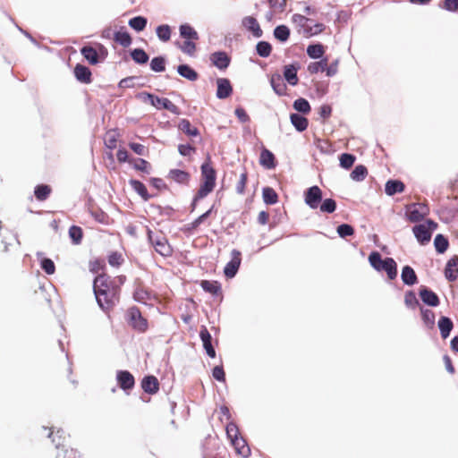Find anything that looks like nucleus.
<instances>
[{
	"label": "nucleus",
	"mask_w": 458,
	"mask_h": 458,
	"mask_svg": "<svg viewBox=\"0 0 458 458\" xmlns=\"http://www.w3.org/2000/svg\"><path fill=\"white\" fill-rule=\"evenodd\" d=\"M61 444L58 442L56 444V447L58 452L55 455V458H81V456L78 454V452L71 447H59Z\"/></svg>",
	"instance_id": "nucleus-36"
},
{
	"label": "nucleus",
	"mask_w": 458,
	"mask_h": 458,
	"mask_svg": "<svg viewBox=\"0 0 458 458\" xmlns=\"http://www.w3.org/2000/svg\"><path fill=\"white\" fill-rule=\"evenodd\" d=\"M307 54L310 58H321L325 54V47L322 44L310 45L307 47Z\"/></svg>",
	"instance_id": "nucleus-39"
},
{
	"label": "nucleus",
	"mask_w": 458,
	"mask_h": 458,
	"mask_svg": "<svg viewBox=\"0 0 458 458\" xmlns=\"http://www.w3.org/2000/svg\"><path fill=\"white\" fill-rule=\"evenodd\" d=\"M69 235L74 243L79 244L83 236L82 229L80 226L72 225L69 229Z\"/></svg>",
	"instance_id": "nucleus-56"
},
{
	"label": "nucleus",
	"mask_w": 458,
	"mask_h": 458,
	"mask_svg": "<svg viewBox=\"0 0 458 458\" xmlns=\"http://www.w3.org/2000/svg\"><path fill=\"white\" fill-rule=\"evenodd\" d=\"M257 53L261 57H268L272 52V46L267 41H259L256 46Z\"/></svg>",
	"instance_id": "nucleus-47"
},
{
	"label": "nucleus",
	"mask_w": 458,
	"mask_h": 458,
	"mask_svg": "<svg viewBox=\"0 0 458 458\" xmlns=\"http://www.w3.org/2000/svg\"><path fill=\"white\" fill-rule=\"evenodd\" d=\"M114 40L123 47H127L131 44V37L123 28L114 32Z\"/></svg>",
	"instance_id": "nucleus-33"
},
{
	"label": "nucleus",
	"mask_w": 458,
	"mask_h": 458,
	"mask_svg": "<svg viewBox=\"0 0 458 458\" xmlns=\"http://www.w3.org/2000/svg\"><path fill=\"white\" fill-rule=\"evenodd\" d=\"M299 65L297 64H287L284 67V77L285 81L292 86H295L299 82L297 72Z\"/></svg>",
	"instance_id": "nucleus-21"
},
{
	"label": "nucleus",
	"mask_w": 458,
	"mask_h": 458,
	"mask_svg": "<svg viewBox=\"0 0 458 458\" xmlns=\"http://www.w3.org/2000/svg\"><path fill=\"white\" fill-rule=\"evenodd\" d=\"M131 56L135 63L140 64H144L148 61V54L141 48L132 50Z\"/></svg>",
	"instance_id": "nucleus-44"
},
{
	"label": "nucleus",
	"mask_w": 458,
	"mask_h": 458,
	"mask_svg": "<svg viewBox=\"0 0 458 458\" xmlns=\"http://www.w3.org/2000/svg\"><path fill=\"white\" fill-rule=\"evenodd\" d=\"M128 324L136 331L144 333L148 327V320L142 316L140 309L136 306L128 309L127 313Z\"/></svg>",
	"instance_id": "nucleus-6"
},
{
	"label": "nucleus",
	"mask_w": 458,
	"mask_h": 458,
	"mask_svg": "<svg viewBox=\"0 0 458 458\" xmlns=\"http://www.w3.org/2000/svg\"><path fill=\"white\" fill-rule=\"evenodd\" d=\"M148 238L155 250L163 257H170L173 254V248L168 242L165 235L158 230L148 229Z\"/></svg>",
	"instance_id": "nucleus-4"
},
{
	"label": "nucleus",
	"mask_w": 458,
	"mask_h": 458,
	"mask_svg": "<svg viewBox=\"0 0 458 458\" xmlns=\"http://www.w3.org/2000/svg\"><path fill=\"white\" fill-rule=\"evenodd\" d=\"M216 98L225 99L229 98L233 93V87L230 81L226 78H218L216 80Z\"/></svg>",
	"instance_id": "nucleus-14"
},
{
	"label": "nucleus",
	"mask_w": 458,
	"mask_h": 458,
	"mask_svg": "<svg viewBox=\"0 0 458 458\" xmlns=\"http://www.w3.org/2000/svg\"><path fill=\"white\" fill-rule=\"evenodd\" d=\"M196 40H185L182 45L180 47L181 50L192 56L196 52Z\"/></svg>",
	"instance_id": "nucleus-60"
},
{
	"label": "nucleus",
	"mask_w": 458,
	"mask_h": 458,
	"mask_svg": "<svg viewBox=\"0 0 458 458\" xmlns=\"http://www.w3.org/2000/svg\"><path fill=\"white\" fill-rule=\"evenodd\" d=\"M133 299L146 305H152L154 301L158 300L157 296L152 291L148 290L141 284L136 286L133 293Z\"/></svg>",
	"instance_id": "nucleus-9"
},
{
	"label": "nucleus",
	"mask_w": 458,
	"mask_h": 458,
	"mask_svg": "<svg viewBox=\"0 0 458 458\" xmlns=\"http://www.w3.org/2000/svg\"><path fill=\"white\" fill-rule=\"evenodd\" d=\"M336 208V202L333 199H326L320 205V211L333 213Z\"/></svg>",
	"instance_id": "nucleus-59"
},
{
	"label": "nucleus",
	"mask_w": 458,
	"mask_h": 458,
	"mask_svg": "<svg viewBox=\"0 0 458 458\" xmlns=\"http://www.w3.org/2000/svg\"><path fill=\"white\" fill-rule=\"evenodd\" d=\"M232 445L236 450V453L247 457L250 454V447L246 444V441L242 437H238L233 440H231Z\"/></svg>",
	"instance_id": "nucleus-27"
},
{
	"label": "nucleus",
	"mask_w": 458,
	"mask_h": 458,
	"mask_svg": "<svg viewBox=\"0 0 458 458\" xmlns=\"http://www.w3.org/2000/svg\"><path fill=\"white\" fill-rule=\"evenodd\" d=\"M147 19L142 16L133 17L129 21V25L131 28L135 30L136 31H142L147 25Z\"/></svg>",
	"instance_id": "nucleus-45"
},
{
	"label": "nucleus",
	"mask_w": 458,
	"mask_h": 458,
	"mask_svg": "<svg viewBox=\"0 0 458 458\" xmlns=\"http://www.w3.org/2000/svg\"><path fill=\"white\" fill-rule=\"evenodd\" d=\"M248 182V173L246 169L240 174L239 180L235 185L236 192L240 195L245 193V189Z\"/></svg>",
	"instance_id": "nucleus-49"
},
{
	"label": "nucleus",
	"mask_w": 458,
	"mask_h": 458,
	"mask_svg": "<svg viewBox=\"0 0 458 458\" xmlns=\"http://www.w3.org/2000/svg\"><path fill=\"white\" fill-rule=\"evenodd\" d=\"M434 245L437 252L444 253L447 250L449 242L448 240L444 235L437 234L435 237Z\"/></svg>",
	"instance_id": "nucleus-46"
},
{
	"label": "nucleus",
	"mask_w": 458,
	"mask_h": 458,
	"mask_svg": "<svg viewBox=\"0 0 458 458\" xmlns=\"http://www.w3.org/2000/svg\"><path fill=\"white\" fill-rule=\"evenodd\" d=\"M212 64L219 70H225L231 62L230 57L225 52H215L210 55Z\"/></svg>",
	"instance_id": "nucleus-18"
},
{
	"label": "nucleus",
	"mask_w": 458,
	"mask_h": 458,
	"mask_svg": "<svg viewBox=\"0 0 458 458\" xmlns=\"http://www.w3.org/2000/svg\"><path fill=\"white\" fill-rule=\"evenodd\" d=\"M131 164L133 165V167L138 171H141V172H144L147 174L149 172L150 165L145 159H142V158L132 159Z\"/></svg>",
	"instance_id": "nucleus-57"
},
{
	"label": "nucleus",
	"mask_w": 458,
	"mask_h": 458,
	"mask_svg": "<svg viewBox=\"0 0 458 458\" xmlns=\"http://www.w3.org/2000/svg\"><path fill=\"white\" fill-rule=\"evenodd\" d=\"M405 304L411 309H415L419 305V301L416 298L415 293L412 291H409L404 296Z\"/></svg>",
	"instance_id": "nucleus-63"
},
{
	"label": "nucleus",
	"mask_w": 458,
	"mask_h": 458,
	"mask_svg": "<svg viewBox=\"0 0 458 458\" xmlns=\"http://www.w3.org/2000/svg\"><path fill=\"white\" fill-rule=\"evenodd\" d=\"M242 25L252 33L256 38H260L263 31L256 18L252 16H246L242 20Z\"/></svg>",
	"instance_id": "nucleus-19"
},
{
	"label": "nucleus",
	"mask_w": 458,
	"mask_h": 458,
	"mask_svg": "<svg viewBox=\"0 0 458 458\" xmlns=\"http://www.w3.org/2000/svg\"><path fill=\"white\" fill-rule=\"evenodd\" d=\"M291 122L299 131H305L309 124L308 119L298 114H291Z\"/></svg>",
	"instance_id": "nucleus-37"
},
{
	"label": "nucleus",
	"mask_w": 458,
	"mask_h": 458,
	"mask_svg": "<svg viewBox=\"0 0 458 458\" xmlns=\"http://www.w3.org/2000/svg\"><path fill=\"white\" fill-rule=\"evenodd\" d=\"M337 233L340 237L345 238L347 236H352L354 233V229L352 225L347 224L340 225L337 227Z\"/></svg>",
	"instance_id": "nucleus-62"
},
{
	"label": "nucleus",
	"mask_w": 458,
	"mask_h": 458,
	"mask_svg": "<svg viewBox=\"0 0 458 458\" xmlns=\"http://www.w3.org/2000/svg\"><path fill=\"white\" fill-rule=\"evenodd\" d=\"M123 262V258L121 253L114 251L108 256V263L112 267H119Z\"/></svg>",
	"instance_id": "nucleus-64"
},
{
	"label": "nucleus",
	"mask_w": 458,
	"mask_h": 458,
	"mask_svg": "<svg viewBox=\"0 0 458 458\" xmlns=\"http://www.w3.org/2000/svg\"><path fill=\"white\" fill-rule=\"evenodd\" d=\"M438 328L443 339H446L454 328L453 321L447 317H441L438 320Z\"/></svg>",
	"instance_id": "nucleus-26"
},
{
	"label": "nucleus",
	"mask_w": 458,
	"mask_h": 458,
	"mask_svg": "<svg viewBox=\"0 0 458 458\" xmlns=\"http://www.w3.org/2000/svg\"><path fill=\"white\" fill-rule=\"evenodd\" d=\"M140 98L144 102H149L150 105L157 109H165L174 114H180L179 107L166 98H158L148 92L141 93Z\"/></svg>",
	"instance_id": "nucleus-5"
},
{
	"label": "nucleus",
	"mask_w": 458,
	"mask_h": 458,
	"mask_svg": "<svg viewBox=\"0 0 458 458\" xmlns=\"http://www.w3.org/2000/svg\"><path fill=\"white\" fill-rule=\"evenodd\" d=\"M177 72L182 77H183L191 81H195L199 78L198 72L195 70H193L191 66H189L188 64L179 65L177 67Z\"/></svg>",
	"instance_id": "nucleus-30"
},
{
	"label": "nucleus",
	"mask_w": 458,
	"mask_h": 458,
	"mask_svg": "<svg viewBox=\"0 0 458 458\" xmlns=\"http://www.w3.org/2000/svg\"><path fill=\"white\" fill-rule=\"evenodd\" d=\"M232 259L231 260L226 264L224 269V273L226 277L232 278L235 276L237 273L241 261H242V254L237 250H233L231 252Z\"/></svg>",
	"instance_id": "nucleus-10"
},
{
	"label": "nucleus",
	"mask_w": 458,
	"mask_h": 458,
	"mask_svg": "<svg viewBox=\"0 0 458 458\" xmlns=\"http://www.w3.org/2000/svg\"><path fill=\"white\" fill-rule=\"evenodd\" d=\"M437 227V225L434 221L428 220L426 224L415 225L412 231L418 242L424 245L430 242L432 232Z\"/></svg>",
	"instance_id": "nucleus-7"
},
{
	"label": "nucleus",
	"mask_w": 458,
	"mask_h": 458,
	"mask_svg": "<svg viewBox=\"0 0 458 458\" xmlns=\"http://www.w3.org/2000/svg\"><path fill=\"white\" fill-rule=\"evenodd\" d=\"M327 66V58L326 57V58H322L318 62L310 63L308 65L307 70L310 74H315L319 72H326Z\"/></svg>",
	"instance_id": "nucleus-41"
},
{
	"label": "nucleus",
	"mask_w": 458,
	"mask_h": 458,
	"mask_svg": "<svg viewBox=\"0 0 458 458\" xmlns=\"http://www.w3.org/2000/svg\"><path fill=\"white\" fill-rule=\"evenodd\" d=\"M369 261L376 270L386 271L390 280H394L397 276V265L394 259L386 258L382 259L379 252L373 251L369 256Z\"/></svg>",
	"instance_id": "nucleus-3"
},
{
	"label": "nucleus",
	"mask_w": 458,
	"mask_h": 458,
	"mask_svg": "<svg viewBox=\"0 0 458 458\" xmlns=\"http://www.w3.org/2000/svg\"><path fill=\"white\" fill-rule=\"evenodd\" d=\"M420 311H421L422 320L425 323V325L428 327L432 328L435 325V313L430 310L422 309V308L420 309Z\"/></svg>",
	"instance_id": "nucleus-50"
},
{
	"label": "nucleus",
	"mask_w": 458,
	"mask_h": 458,
	"mask_svg": "<svg viewBox=\"0 0 458 458\" xmlns=\"http://www.w3.org/2000/svg\"><path fill=\"white\" fill-rule=\"evenodd\" d=\"M401 277L403 282L407 285H413L418 281L415 271L410 266L403 267Z\"/></svg>",
	"instance_id": "nucleus-28"
},
{
	"label": "nucleus",
	"mask_w": 458,
	"mask_h": 458,
	"mask_svg": "<svg viewBox=\"0 0 458 458\" xmlns=\"http://www.w3.org/2000/svg\"><path fill=\"white\" fill-rule=\"evenodd\" d=\"M116 381L120 388L128 392L135 386V378L128 370H119L116 373Z\"/></svg>",
	"instance_id": "nucleus-11"
},
{
	"label": "nucleus",
	"mask_w": 458,
	"mask_h": 458,
	"mask_svg": "<svg viewBox=\"0 0 458 458\" xmlns=\"http://www.w3.org/2000/svg\"><path fill=\"white\" fill-rule=\"evenodd\" d=\"M227 437L231 440L240 437L239 428L234 422H228L225 427Z\"/></svg>",
	"instance_id": "nucleus-58"
},
{
	"label": "nucleus",
	"mask_w": 458,
	"mask_h": 458,
	"mask_svg": "<svg viewBox=\"0 0 458 458\" xmlns=\"http://www.w3.org/2000/svg\"><path fill=\"white\" fill-rule=\"evenodd\" d=\"M150 68L154 72H164L165 69V61L162 56L154 57L150 62Z\"/></svg>",
	"instance_id": "nucleus-55"
},
{
	"label": "nucleus",
	"mask_w": 458,
	"mask_h": 458,
	"mask_svg": "<svg viewBox=\"0 0 458 458\" xmlns=\"http://www.w3.org/2000/svg\"><path fill=\"white\" fill-rule=\"evenodd\" d=\"M200 286L205 292L209 293L214 296L222 294L221 284L217 281L202 280L200 282Z\"/></svg>",
	"instance_id": "nucleus-25"
},
{
	"label": "nucleus",
	"mask_w": 458,
	"mask_h": 458,
	"mask_svg": "<svg viewBox=\"0 0 458 458\" xmlns=\"http://www.w3.org/2000/svg\"><path fill=\"white\" fill-rule=\"evenodd\" d=\"M322 199V191L318 186H312L305 192V203L310 208H317Z\"/></svg>",
	"instance_id": "nucleus-13"
},
{
	"label": "nucleus",
	"mask_w": 458,
	"mask_h": 458,
	"mask_svg": "<svg viewBox=\"0 0 458 458\" xmlns=\"http://www.w3.org/2000/svg\"><path fill=\"white\" fill-rule=\"evenodd\" d=\"M105 267L106 262L103 259H95L90 260L89 263V269L94 274L103 271Z\"/></svg>",
	"instance_id": "nucleus-53"
},
{
	"label": "nucleus",
	"mask_w": 458,
	"mask_h": 458,
	"mask_svg": "<svg viewBox=\"0 0 458 458\" xmlns=\"http://www.w3.org/2000/svg\"><path fill=\"white\" fill-rule=\"evenodd\" d=\"M355 160V156L349 153H344L339 157L340 165L344 169L351 168L353 165Z\"/></svg>",
	"instance_id": "nucleus-51"
},
{
	"label": "nucleus",
	"mask_w": 458,
	"mask_h": 458,
	"mask_svg": "<svg viewBox=\"0 0 458 458\" xmlns=\"http://www.w3.org/2000/svg\"><path fill=\"white\" fill-rule=\"evenodd\" d=\"M178 128L190 137H197L199 135L198 128L191 125L187 119H182L178 123Z\"/></svg>",
	"instance_id": "nucleus-32"
},
{
	"label": "nucleus",
	"mask_w": 458,
	"mask_h": 458,
	"mask_svg": "<svg viewBox=\"0 0 458 458\" xmlns=\"http://www.w3.org/2000/svg\"><path fill=\"white\" fill-rule=\"evenodd\" d=\"M293 107L298 112H301L303 114H308L310 111V106L309 102L305 98H300L294 101Z\"/></svg>",
	"instance_id": "nucleus-54"
},
{
	"label": "nucleus",
	"mask_w": 458,
	"mask_h": 458,
	"mask_svg": "<svg viewBox=\"0 0 458 458\" xmlns=\"http://www.w3.org/2000/svg\"><path fill=\"white\" fill-rule=\"evenodd\" d=\"M445 276L446 279L450 282L456 280L458 277V258L453 257L448 260L445 269Z\"/></svg>",
	"instance_id": "nucleus-22"
},
{
	"label": "nucleus",
	"mask_w": 458,
	"mask_h": 458,
	"mask_svg": "<svg viewBox=\"0 0 458 458\" xmlns=\"http://www.w3.org/2000/svg\"><path fill=\"white\" fill-rule=\"evenodd\" d=\"M199 336H200V339L202 341V344H203V347L204 349L206 350V352L207 354L210 357V358H215L216 357V351L212 345V336L210 335V333L208 332V328L203 326L200 329V332H199Z\"/></svg>",
	"instance_id": "nucleus-15"
},
{
	"label": "nucleus",
	"mask_w": 458,
	"mask_h": 458,
	"mask_svg": "<svg viewBox=\"0 0 458 458\" xmlns=\"http://www.w3.org/2000/svg\"><path fill=\"white\" fill-rule=\"evenodd\" d=\"M130 184L132 187V189L145 200H148L149 199L148 190L141 182L138 180H131Z\"/></svg>",
	"instance_id": "nucleus-43"
},
{
	"label": "nucleus",
	"mask_w": 458,
	"mask_h": 458,
	"mask_svg": "<svg viewBox=\"0 0 458 458\" xmlns=\"http://www.w3.org/2000/svg\"><path fill=\"white\" fill-rule=\"evenodd\" d=\"M180 35L185 40H199L197 31L189 24H182L180 26Z\"/></svg>",
	"instance_id": "nucleus-35"
},
{
	"label": "nucleus",
	"mask_w": 458,
	"mask_h": 458,
	"mask_svg": "<svg viewBox=\"0 0 458 458\" xmlns=\"http://www.w3.org/2000/svg\"><path fill=\"white\" fill-rule=\"evenodd\" d=\"M368 175V169L363 165H359L355 166L352 172L350 174V177L356 182L363 181Z\"/></svg>",
	"instance_id": "nucleus-42"
},
{
	"label": "nucleus",
	"mask_w": 458,
	"mask_h": 458,
	"mask_svg": "<svg viewBox=\"0 0 458 458\" xmlns=\"http://www.w3.org/2000/svg\"><path fill=\"white\" fill-rule=\"evenodd\" d=\"M262 196L264 202L267 205H273L278 201V195L273 188H264L262 191Z\"/></svg>",
	"instance_id": "nucleus-38"
},
{
	"label": "nucleus",
	"mask_w": 458,
	"mask_h": 458,
	"mask_svg": "<svg viewBox=\"0 0 458 458\" xmlns=\"http://www.w3.org/2000/svg\"><path fill=\"white\" fill-rule=\"evenodd\" d=\"M81 53L90 64L95 65L98 63V54L94 47L85 46L81 49Z\"/></svg>",
	"instance_id": "nucleus-31"
},
{
	"label": "nucleus",
	"mask_w": 458,
	"mask_h": 458,
	"mask_svg": "<svg viewBox=\"0 0 458 458\" xmlns=\"http://www.w3.org/2000/svg\"><path fill=\"white\" fill-rule=\"evenodd\" d=\"M156 31L158 38L161 41L166 42L171 38V28L166 24L158 26Z\"/></svg>",
	"instance_id": "nucleus-52"
},
{
	"label": "nucleus",
	"mask_w": 458,
	"mask_h": 458,
	"mask_svg": "<svg viewBox=\"0 0 458 458\" xmlns=\"http://www.w3.org/2000/svg\"><path fill=\"white\" fill-rule=\"evenodd\" d=\"M259 164L267 169L275 168L276 162L274 154L270 150L264 148L260 153Z\"/></svg>",
	"instance_id": "nucleus-23"
},
{
	"label": "nucleus",
	"mask_w": 458,
	"mask_h": 458,
	"mask_svg": "<svg viewBox=\"0 0 458 458\" xmlns=\"http://www.w3.org/2000/svg\"><path fill=\"white\" fill-rule=\"evenodd\" d=\"M292 21L299 27V32L302 33L304 37H311V20L304 15L295 13L292 17Z\"/></svg>",
	"instance_id": "nucleus-12"
},
{
	"label": "nucleus",
	"mask_w": 458,
	"mask_h": 458,
	"mask_svg": "<svg viewBox=\"0 0 458 458\" xmlns=\"http://www.w3.org/2000/svg\"><path fill=\"white\" fill-rule=\"evenodd\" d=\"M274 36L280 42H285L289 39L290 30L285 25H278L274 30Z\"/></svg>",
	"instance_id": "nucleus-40"
},
{
	"label": "nucleus",
	"mask_w": 458,
	"mask_h": 458,
	"mask_svg": "<svg viewBox=\"0 0 458 458\" xmlns=\"http://www.w3.org/2000/svg\"><path fill=\"white\" fill-rule=\"evenodd\" d=\"M41 268L47 274L53 275L55 271V265L54 261L48 258H45L40 263Z\"/></svg>",
	"instance_id": "nucleus-61"
},
{
	"label": "nucleus",
	"mask_w": 458,
	"mask_h": 458,
	"mask_svg": "<svg viewBox=\"0 0 458 458\" xmlns=\"http://www.w3.org/2000/svg\"><path fill=\"white\" fill-rule=\"evenodd\" d=\"M169 178L176 182L186 184L189 182L191 175L188 172L180 170V169H173L169 172Z\"/></svg>",
	"instance_id": "nucleus-29"
},
{
	"label": "nucleus",
	"mask_w": 458,
	"mask_h": 458,
	"mask_svg": "<svg viewBox=\"0 0 458 458\" xmlns=\"http://www.w3.org/2000/svg\"><path fill=\"white\" fill-rule=\"evenodd\" d=\"M75 78L81 83L89 84L92 81V73L90 70L81 64H77L73 71Z\"/></svg>",
	"instance_id": "nucleus-17"
},
{
	"label": "nucleus",
	"mask_w": 458,
	"mask_h": 458,
	"mask_svg": "<svg viewBox=\"0 0 458 458\" xmlns=\"http://www.w3.org/2000/svg\"><path fill=\"white\" fill-rule=\"evenodd\" d=\"M201 184L193 199L192 209L196 207V202L208 196L213 191L216 186V172L212 166L211 158L208 157L205 163L201 165Z\"/></svg>",
	"instance_id": "nucleus-2"
},
{
	"label": "nucleus",
	"mask_w": 458,
	"mask_h": 458,
	"mask_svg": "<svg viewBox=\"0 0 458 458\" xmlns=\"http://www.w3.org/2000/svg\"><path fill=\"white\" fill-rule=\"evenodd\" d=\"M420 297L421 301L428 306L437 307L439 305L438 296L428 288H422L420 290Z\"/></svg>",
	"instance_id": "nucleus-20"
},
{
	"label": "nucleus",
	"mask_w": 458,
	"mask_h": 458,
	"mask_svg": "<svg viewBox=\"0 0 458 458\" xmlns=\"http://www.w3.org/2000/svg\"><path fill=\"white\" fill-rule=\"evenodd\" d=\"M428 213L429 208L424 203H412L405 207V216L411 223H417L423 220Z\"/></svg>",
	"instance_id": "nucleus-8"
},
{
	"label": "nucleus",
	"mask_w": 458,
	"mask_h": 458,
	"mask_svg": "<svg viewBox=\"0 0 458 458\" xmlns=\"http://www.w3.org/2000/svg\"><path fill=\"white\" fill-rule=\"evenodd\" d=\"M125 276H121L111 278L103 273L95 277L93 290L98 306L106 313H109L119 302L121 284H123Z\"/></svg>",
	"instance_id": "nucleus-1"
},
{
	"label": "nucleus",
	"mask_w": 458,
	"mask_h": 458,
	"mask_svg": "<svg viewBox=\"0 0 458 458\" xmlns=\"http://www.w3.org/2000/svg\"><path fill=\"white\" fill-rule=\"evenodd\" d=\"M141 387L145 393L155 394L159 390L158 379L152 375L146 376L141 380Z\"/></svg>",
	"instance_id": "nucleus-16"
},
{
	"label": "nucleus",
	"mask_w": 458,
	"mask_h": 458,
	"mask_svg": "<svg viewBox=\"0 0 458 458\" xmlns=\"http://www.w3.org/2000/svg\"><path fill=\"white\" fill-rule=\"evenodd\" d=\"M52 192V188L47 184H39L35 187L34 195L38 201H45Z\"/></svg>",
	"instance_id": "nucleus-34"
},
{
	"label": "nucleus",
	"mask_w": 458,
	"mask_h": 458,
	"mask_svg": "<svg viewBox=\"0 0 458 458\" xmlns=\"http://www.w3.org/2000/svg\"><path fill=\"white\" fill-rule=\"evenodd\" d=\"M271 85L276 94L282 96L285 94L286 86L281 79L280 75L271 78Z\"/></svg>",
	"instance_id": "nucleus-48"
},
{
	"label": "nucleus",
	"mask_w": 458,
	"mask_h": 458,
	"mask_svg": "<svg viewBox=\"0 0 458 458\" xmlns=\"http://www.w3.org/2000/svg\"><path fill=\"white\" fill-rule=\"evenodd\" d=\"M405 190V185L399 180H389L386 182L385 191L388 196H393L396 193H402Z\"/></svg>",
	"instance_id": "nucleus-24"
}]
</instances>
